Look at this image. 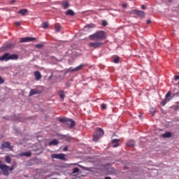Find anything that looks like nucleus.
<instances>
[{
  "mask_svg": "<svg viewBox=\"0 0 179 179\" xmlns=\"http://www.w3.org/2000/svg\"><path fill=\"white\" fill-rule=\"evenodd\" d=\"M90 39L91 41H100L106 39V33L103 31H97L96 33L90 36Z\"/></svg>",
  "mask_w": 179,
  "mask_h": 179,
  "instance_id": "1",
  "label": "nucleus"
},
{
  "mask_svg": "<svg viewBox=\"0 0 179 179\" xmlns=\"http://www.w3.org/2000/svg\"><path fill=\"white\" fill-rule=\"evenodd\" d=\"M18 59V55L15 54L10 55L9 52H5V54L0 57V62H8L9 60Z\"/></svg>",
  "mask_w": 179,
  "mask_h": 179,
  "instance_id": "2",
  "label": "nucleus"
},
{
  "mask_svg": "<svg viewBox=\"0 0 179 179\" xmlns=\"http://www.w3.org/2000/svg\"><path fill=\"white\" fill-rule=\"evenodd\" d=\"M0 169L2 171V174L6 176H9V171H13L14 168L13 166L9 167L6 164H3V162L0 160Z\"/></svg>",
  "mask_w": 179,
  "mask_h": 179,
  "instance_id": "3",
  "label": "nucleus"
},
{
  "mask_svg": "<svg viewBox=\"0 0 179 179\" xmlns=\"http://www.w3.org/2000/svg\"><path fill=\"white\" fill-rule=\"evenodd\" d=\"M104 131L102 129L97 128L93 135V142L99 141V138L103 136Z\"/></svg>",
  "mask_w": 179,
  "mask_h": 179,
  "instance_id": "4",
  "label": "nucleus"
},
{
  "mask_svg": "<svg viewBox=\"0 0 179 179\" xmlns=\"http://www.w3.org/2000/svg\"><path fill=\"white\" fill-rule=\"evenodd\" d=\"M103 44L104 43L103 42L96 41V42L90 43V44H88V46L94 49H96V48H99L101 46H103Z\"/></svg>",
  "mask_w": 179,
  "mask_h": 179,
  "instance_id": "5",
  "label": "nucleus"
},
{
  "mask_svg": "<svg viewBox=\"0 0 179 179\" xmlns=\"http://www.w3.org/2000/svg\"><path fill=\"white\" fill-rule=\"evenodd\" d=\"M52 159H57L62 161H66V155L65 154H52L50 155Z\"/></svg>",
  "mask_w": 179,
  "mask_h": 179,
  "instance_id": "6",
  "label": "nucleus"
},
{
  "mask_svg": "<svg viewBox=\"0 0 179 179\" xmlns=\"http://www.w3.org/2000/svg\"><path fill=\"white\" fill-rule=\"evenodd\" d=\"M35 40L36 38L34 37H24L22 38H20V43H27V42H33Z\"/></svg>",
  "mask_w": 179,
  "mask_h": 179,
  "instance_id": "7",
  "label": "nucleus"
},
{
  "mask_svg": "<svg viewBox=\"0 0 179 179\" xmlns=\"http://www.w3.org/2000/svg\"><path fill=\"white\" fill-rule=\"evenodd\" d=\"M85 66H86L85 64H81L80 66H78L74 69H72V68L69 69V71L71 72L79 71H81Z\"/></svg>",
  "mask_w": 179,
  "mask_h": 179,
  "instance_id": "8",
  "label": "nucleus"
},
{
  "mask_svg": "<svg viewBox=\"0 0 179 179\" xmlns=\"http://www.w3.org/2000/svg\"><path fill=\"white\" fill-rule=\"evenodd\" d=\"M14 47L13 44L8 43V44H5L3 46H2V50L3 51H8L10 49H13Z\"/></svg>",
  "mask_w": 179,
  "mask_h": 179,
  "instance_id": "9",
  "label": "nucleus"
},
{
  "mask_svg": "<svg viewBox=\"0 0 179 179\" xmlns=\"http://www.w3.org/2000/svg\"><path fill=\"white\" fill-rule=\"evenodd\" d=\"M41 93V92L40 90H38L37 89H31V91H29V96H31L36 94H40Z\"/></svg>",
  "mask_w": 179,
  "mask_h": 179,
  "instance_id": "10",
  "label": "nucleus"
},
{
  "mask_svg": "<svg viewBox=\"0 0 179 179\" xmlns=\"http://www.w3.org/2000/svg\"><path fill=\"white\" fill-rule=\"evenodd\" d=\"M1 147L3 148H8L10 150H13V147L10 145L9 142L2 143Z\"/></svg>",
  "mask_w": 179,
  "mask_h": 179,
  "instance_id": "11",
  "label": "nucleus"
},
{
  "mask_svg": "<svg viewBox=\"0 0 179 179\" xmlns=\"http://www.w3.org/2000/svg\"><path fill=\"white\" fill-rule=\"evenodd\" d=\"M34 76H35V80L36 81H40L41 79L42 78V76L41 74V72L40 71H34Z\"/></svg>",
  "mask_w": 179,
  "mask_h": 179,
  "instance_id": "12",
  "label": "nucleus"
},
{
  "mask_svg": "<svg viewBox=\"0 0 179 179\" xmlns=\"http://www.w3.org/2000/svg\"><path fill=\"white\" fill-rule=\"evenodd\" d=\"M66 124L68 125L69 127V128L72 129V128L75 127L76 122H75V121H73V120L71 119L69 121H67Z\"/></svg>",
  "mask_w": 179,
  "mask_h": 179,
  "instance_id": "13",
  "label": "nucleus"
},
{
  "mask_svg": "<svg viewBox=\"0 0 179 179\" xmlns=\"http://www.w3.org/2000/svg\"><path fill=\"white\" fill-rule=\"evenodd\" d=\"M135 15H138L139 17H145V12L141 10H134Z\"/></svg>",
  "mask_w": 179,
  "mask_h": 179,
  "instance_id": "14",
  "label": "nucleus"
},
{
  "mask_svg": "<svg viewBox=\"0 0 179 179\" xmlns=\"http://www.w3.org/2000/svg\"><path fill=\"white\" fill-rule=\"evenodd\" d=\"M119 143H120V140L119 139H113V140H112V145H112V147L113 148H117V147H119V145H120Z\"/></svg>",
  "mask_w": 179,
  "mask_h": 179,
  "instance_id": "15",
  "label": "nucleus"
},
{
  "mask_svg": "<svg viewBox=\"0 0 179 179\" xmlns=\"http://www.w3.org/2000/svg\"><path fill=\"white\" fill-rule=\"evenodd\" d=\"M31 156V151H28L26 152H22L21 154H19V157H30Z\"/></svg>",
  "mask_w": 179,
  "mask_h": 179,
  "instance_id": "16",
  "label": "nucleus"
},
{
  "mask_svg": "<svg viewBox=\"0 0 179 179\" xmlns=\"http://www.w3.org/2000/svg\"><path fill=\"white\" fill-rule=\"evenodd\" d=\"M62 6L63 7L64 9H68L69 8V1H65L64 2L62 3Z\"/></svg>",
  "mask_w": 179,
  "mask_h": 179,
  "instance_id": "17",
  "label": "nucleus"
},
{
  "mask_svg": "<svg viewBox=\"0 0 179 179\" xmlns=\"http://www.w3.org/2000/svg\"><path fill=\"white\" fill-rule=\"evenodd\" d=\"M28 13L27 9H21L18 11V14H21L22 16H25Z\"/></svg>",
  "mask_w": 179,
  "mask_h": 179,
  "instance_id": "18",
  "label": "nucleus"
},
{
  "mask_svg": "<svg viewBox=\"0 0 179 179\" xmlns=\"http://www.w3.org/2000/svg\"><path fill=\"white\" fill-rule=\"evenodd\" d=\"M70 165H71V166H79L81 169H83V170H85V171H89V168L80 165V164H78L73 163V164H71Z\"/></svg>",
  "mask_w": 179,
  "mask_h": 179,
  "instance_id": "19",
  "label": "nucleus"
},
{
  "mask_svg": "<svg viewBox=\"0 0 179 179\" xmlns=\"http://www.w3.org/2000/svg\"><path fill=\"white\" fill-rule=\"evenodd\" d=\"M59 144V142H58V141L57 140H52V141H50V142H49V143H48V145H50V146H51V145H57Z\"/></svg>",
  "mask_w": 179,
  "mask_h": 179,
  "instance_id": "20",
  "label": "nucleus"
},
{
  "mask_svg": "<svg viewBox=\"0 0 179 179\" xmlns=\"http://www.w3.org/2000/svg\"><path fill=\"white\" fill-rule=\"evenodd\" d=\"M171 137V133L170 131H168L166 134H162L163 138H169Z\"/></svg>",
  "mask_w": 179,
  "mask_h": 179,
  "instance_id": "21",
  "label": "nucleus"
},
{
  "mask_svg": "<svg viewBox=\"0 0 179 179\" xmlns=\"http://www.w3.org/2000/svg\"><path fill=\"white\" fill-rule=\"evenodd\" d=\"M66 15L67 16H74L75 13L71 9H69L66 12Z\"/></svg>",
  "mask_w": 179,
  "mask_h": 179,
  "instance_id": "22",
  "label": "nucleus"
},
{
  "mask_svg": "<svg viewBox=\"0 0 179 179\" xmlns=\"http://www.w3.org/2000/svg\"><path fill=\"white\" fill-rule=\"evenodd\" d=\"M129 148H133L135 145V142L133 140L129 141L127 143Z\"/></svg>",
  "mask_w": 179,
  "mask_h": 179,
  "instance_id": "23",
  "label": "nucleus"
},
{
  "mask_svg": "<svg viewBox=\"0 0 179 179\" xmlns=\"http://www.w3.org/2000/svg\"><path fill=\"white\" fill-rule=\"evenodd\" d=\"M69 120L71 119H69L67 117H62V118H59V122H68L69 121Z\"/></svg>",
  "mask_w": 179,
  "mask_h": 179,
  "instance_id": "24",
  "label": "nucleus"
},
{
  "mask_svg": "<svg viewBox=\"0 0 179 179\" xmlns=\"http://www.w3.org/2000/svg\"><path fill=\"white\" fill-rule=\"evenodd\" d=\"M55 28L56 32H59V31L62 29V27L59 24H56L55 26Z\"/></svg>",
  "mask_w": 179,
  "mask_h": 179,
  "instance_id": "25",
  "label": "nucleus"
},
{
  "mask_svg": "<svg viewBox=\"0 0 179 179\" xmlns=\"http://www.w3.org/2000/svg\"><path fill=\"white\" fill-rule=\"evenodd\" d=\"M5 162L7 164H10L11 162V159L9 156H5Z\"/></svg>",
  "mask_w": 179,
  "mask_h": 179,
  "instance_id": "26",
  "label": "nucleus"
},
{
  "mask_svg": "<svg viewBox=\"0 0 179 179\" xmlns=\"http://www.w3.org/2000/svg\"><path fill=\"white\" fill-rule=\"evenodd\" d=\"M59 97L62 98V99H64L65 98V94L63 91L59 92Z\"/></svg>",
  "mask_w": 179,
  "mask_h": 179,
  "instance_id": "27",
  "label": "nucleus"
},
{
  "mask_svg": "<svg viewBox=\"0 0 179 179\" xmlns=\"http://www.w3.org/2000/svg\"><path fill=\"white\" fill-rule=\"evenodd\" d=\"M2 118L3 120H13V117L12 116H3Z\"/></svg>",
  "mask_w": 179,
  "mask_h": 179,
  "instance_id": "28",
  "label": "nucleus"
},
{
  "mask_svg": "<svg viewBox=\"0 0 179 179\" xmlns=\"http://www.w3.org/2000/svg\"><path fill=\"white\" fill-rule=\"evenodd\" d=\"M80 171V169L78 167H74L73 169V174L78 173Z\"/></svg>",
  "mask_w": 179,
  "mask_h": 179,
  "instance_id": "29",
  "label": "nucleus"
},
{
  "mask_svg": "<svg viewBox=\"0 0 179 179\" xmlns=\"http://www.w3.org/2000/svg\"><path fill=\"white\" fill-rule=\"evenodd\" d=\"M49 26L48 22H43L42 24V28L43 29H47Z\"/></svg>",
  "mask_w": 179,
  "mask_h": 179,
  "instance_id": "30",
  "label": "nucleus"
},
{
  "mask_svg": "<svg viewBox=\"0 0 179 179\" xmlns=\"http://www.w3.org/2000/svg\"><path fill=\"white\" fill-rule=\"evenodd\" d=\"M119 62H120V57H117L114 58V59H113L114 63L117 64V63H119Z\"/></svg>",
  "mask_w": 179,
  "mask_h": 179,
  "instance_id": "31",
  "label": "nucleus"
},
{
  "mask_svg": "<svg viewBox=\"0 0 179 179\" xmlns=\"http://www.w3.org/2000/svg\"><path fill=\"white\" fill-rule=\"evenodd\" d=\"M36 48L38 49H41L42 48H43V44H36Z\"/></svg>",
  "mask_w": 179,
  "mask_h": 179,
  "instance_id": "32",
  "label": "nucleus"
},
{
  "mask_svg": "<svg viewBox=\"0 0 179 179\" xmlns=\"http://www.w3.org/2000/svg\"><path fill=\"white\" fill-rule=\"evenodd\" d=\"M171 96V91H169V92L166 93L165 97H166V99H168V98L170 97Z\"/></svg>",
  "mask_w": 179,
  "mask_h": 179,
  "instance_id": "33",
  "label": "nucleus"
},
{
  "mask_svg": "<svg viewBox=\"0 0 179 179\" xmlns=\"http://www.w3.org/2000/svg\"><path fill=\"white\" fill-rule=\"evenodd\" d=\"M4 83L3 78L0 76V85H3Z\"/></svg>",
  "mask_w": 179,
  "mask_h": 179,
  "instance_id": "34",
  "label": "nucleus"
},
{
  "mask_svg": "<svg viewBox=\"0 0 179 179\" xmlns=\"http://www.w3.org/2000/svg\"><path fill=\"white\" fill-rule=\"evenodd\" d=\"M106 108H107L106 104H104V103L101 104V109L106 110Z\"/></svg>",
  "mask_w": 179,
  "mask_h": 179,
  "instance_id": "35",
  "label": "nucleus"
},
{
  "mask_svg": "<svg viewBox=\"0 0 179 179\" xmlns=\"http://www.w3.org/2000/svg\"><path fill=\"white\" fill-rule=\"evenodd\" d=\"M150 23H151V20H146V24H150Z\"/></svg>",
  "mask_w": 179,
  "mask_h": 179,
  "instance_id": "36",
  "label": "nucleus"
},
{
  "mask_svg": "<svg viewBox=\"0 0 179 179\" xmlns=\"http://www.w3.org/2000/svg\"><path fill=\"white\" fill-rule=\"evenodd\" d=\"M175 80H179V76L178 75L175 76Z\"/></svg>",
  "mask_w": 179,
  "mask_h": 179,
  "instance_id": "37",
  "label": "nucleus"
},
{
  "mask_svg": "<svg viewBox=\"0 0 179 179\" xmlns=\"http://www.w3.org/2000/svg\"><path fill=\"white\" fill-rule=\"evenodd\" d=\"M64 151L67 152L68 151V146H66L65 148H64Z\"/></svg>",
  "mask_w": 179,
  "mask_h": 179,
  "instance_id": "38",
  "label": "nucleus"
},
{
  "mask_svg": "<svg viewBox=\"0 0 179 179\" xmlns=\"http://www.w3.org/2000/svg\"><path fill=\"white\" fill-rule=\"evenodd\" d=\"M15 26L20 27V22H15Z\"/></svg>",
  "mask_w": 179,
  "mask_h": 179,
  "instance_id": "39",
  "label": "nucleus"
},
{
  "mask_svg": "<svg viewBox=\"0 0 179 179\" xmlns=\"http://www.w3.org/2000/svg\"><path fill=\"white\" fill-rule=\"evenodd\" d=\"M141 8H142L143 10H145V9H146V7H145L144 5H142V6H141Z\"/></svg>",
  "mask_w": 179,
  "mask_h": 179,
  "instance_id": "40",
  "label": "nucleus"
},
{
  "mask_svg": "<svg viewBox=\"0 0 179 179\" xmlns=\"http://www.w3.org/2000/svg\"><path fill=\"white\" fill-rule=\"evenodd\" d=\"M103 26H106L107 25V22L103 21V23H102Z\"/></svg>",
  "mask_w": 179,
  "mask_h": 179,
  "instance_id": "41",
  "label": "nucleus"
},
{
  "mask_svg": "<svg viewBox=\"0 0 179 179\" xmlns=\"http://www.w3.org/2000/svg\"><path fill=\"white\" fill-rule=\"evenodd\" d=\"M87 27L92 28L93 27V24H88L87 25Z\"/></svg>",
  "mask_w": 179,
  "mask_h": 179,
  "instance_id": "42",
  "label": "nucleus"
},
{
  "mask_svg": "<svg viewBox=\"0 0 179 179\" xmlns=\"http://www.w3.org/2000/svg\"><path fill=\"white\" fill-rule=\"evenodd\" d=\"M155 113V110H153L152 111H151L152 116H154Z\"/></svg>",
  "mask_w": 179,
  "mask_h": 179,
  "instance_id": "43",
  "label": "nucleus"
},
{
  "mask_svg": "<svg viewBox=\"0 0 179 179\" xmlns=\"http://www.w3.org/2000/svg\"><path fill=\"white\" fill-rule=\"evenodd\" d=\"M122 6H123V8H127V4L123 3V4L122 5Z\"/></svg>",
  "mask_w": 179,
  "mask_h": 179,
  "instance_id": "44",
  "label": "nucleus"
},
{
  "mask_svg": "<svg viewBox=\"0 0 179 179\" xmlns=\"http://www.w3.org/2000/svg\"><path fill=\"white\" fill-rule=\"evenodd\" d=\"M104 179H111L110 177H105Z\"/></svg>",
  "mask_w": 179,
  "mask_h": 179,
  "instance_id": "45",
  "label": "nucleus"
},
{
  "mask_svg": "<svg viewBox=\"0 0 179 179\" xmlns=\"http://www.w3.org/2000/svg\"><path fill=\"white\" fill-rule=\"evenodd\" d=\"M14 2H15V0H12L10 3H13Z\"/></svg>",
  "mask_w": 179,
  "mask_h": 179,
  "instance_id": "46",
  "label": "nucleus"
},
{
  "mask_svg": "<svg viewBox=\"0 0 179 179\" xmlns=\"http://www.w3.org/2000/svg\"><path fill=\"white\" fill-rule=\"evenodd\" d=\"M169 1V2H172L173 1V0H168Z\"/></svg>",
  "mask_w": 179,
  "mask_h": 179,
  "instance_id": "47",
  "label": "nucleus"
},
{
  "mask_svg": "<svg viewBox=\"0 0 179 179\" xmlns=\"http://www.w3.org/2000/svg\"><path fill=\"white\" fill-rule=\"evenodd\" d=\"M178 85H179V81H178Z\"/></svg>",
  "mask_w": 179,
  "mask_h": 179,
  "instance_id": "48",
  "label": "nucleus"
}]
</instances>
